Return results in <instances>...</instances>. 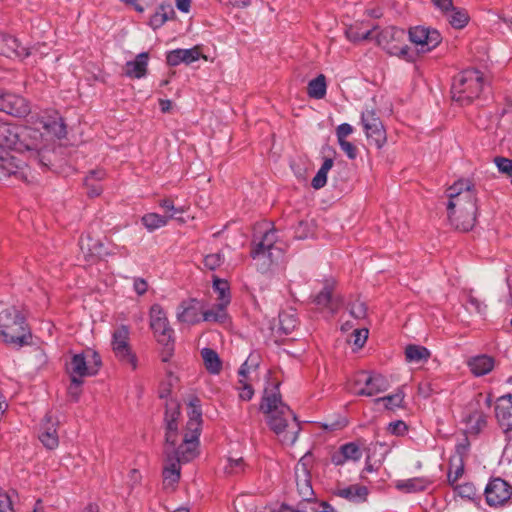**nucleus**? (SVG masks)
<instances>
[{"label": "nucleus", "instance_id": "1", "mask_svg": "<svg viewBox=\"0 0 512 512\" xmlns=\"http://www.w3.org/2000/svg\"><path fill=\"white\" fill-rule=\"evenodd\" d=\"M447 212L450 224L462 232L470 231L476 223L478 198L475 184L470 179H459L446 190Z\"/></svg>", "mask_w": 512, "mask_h": 512}, {"label": "nucleus", "instance_id": "2", "mask_svg": "<svg viewBox=\"0 0 512 512\" xmlns=\"http://www.w3.org/2000/svg\"><path fill=\"white\" fill-rule=\"evenodd\" d=\"M27 139L37 140L40 138V131L30 127H21L0 121V181L5 177L14 176L20 180H27V173L23 171L22 161L7 150L23 149L33 147L26 142Z\"/></svg>", "mask_w": 512, "mask_h": 512}, {"label": "nucleus", "instance_id": "3", "mask_svg": "<svg viewBox=\"0 0 512 512\" xmlns=\"http://www.w3.org/2000/svg\"><path fill=\"white\" fill-rule=\"evenodd\" d=\"M260 410L268 415V425L281 442L289 445L295 443L300 425L289 406L282 401L278 383L264 390Z\"/></svg>", "mask_w": 512, "mask_h": 512}, {"label": "nucleus", "instance_id": "4", "mask_svg": "<svg viewBox=\"0 0 512 512\" xmlns=\"http://www.w3.org/2000/svg\"><path fill=\"white\" fill-rule=\"evenodd\" d=\"M0 339L14 347L31 344V330L26 318L16 307H9L0 312Z\"/></svg>", "mask_w": 512, "mask_h": 512}, {"label": "nucleus", "instance_id": "5", "mask_svg": "<svg viewBox=\"0 0 512 512\" xmlns=\"http://www.w3.org/2000/svg\"><path fill=\"white\" fill-rule=\"evenodd\" d=\"M483 74L475 69H467L458 73L452 83V99L461 106L471 104L477 99L483 89Z\"/></svg>", "mask_w": 512, "mask_h": 512}, {"label": "nucleus", "instance_id": "6", "mask_svg": "<svg viewBox=\"0 0 512 512\" xmlns=\"http://www.w3.org/2000/svg\"><path fill=\"white\" fill-rule=\"evenodd\" d=\"M276 243L277 234L274 229L267 230L258 242L253 240L250 255L261 273L270 271L274 263L282 257L283 251Z\"/></svg>", "mask_w": 512, "mask_h": 512}, {"label": "nucleus", "instance_id": "7", "mask_svg": "<svg viewBox=\"0 0 512 512\" xmlns=\"http://www.w3.org/2000/svg\"><path fill=\"white\" fill-rule=\"evenodd\" d=\"M198 450L193 451V455L189 456L185 453V447L179 445H164L163 448V486L164 488H174L179 482L181 476V465L191 462L198 456Z\"/></svg>", "mask_w": 512, "mask_h": 512}, {"label": "nucleus", "instance_id": "8", "mask_svg": "<svg viewBox=\"0 0 512 512\" xmlns=\"http://www.w3.org/2000/svg\"><path fill=\"white\" fill-rule=\"evenodd\" d=\"M188 417L181 444L182 447H185V453L189 456V459L193 455L194 449L198 450L202 427V411L198 398H194L189 402Z\"/></svg>", "mask_w": 512, "mask_h": 512}, {"label": "nucleus", "instance_id": "9", "mask_svg": "<svg viewBox=\"0 0 512 512\" xmlns=\"http://www.w3.org/2000/svg\"><path fill=\"white\" fill-rule=\"evenodd\" d=\"M389 388L388 380L381 374L360 371L349 384V391L357 396H374Z\"/></svg>", "mask_w": 512, "mask_h": 512}, {"label": "nucleus", "instance_id": "10", "mask_svg": "<svg viewBox=\"0 0 512 512\" xmlns=\"http://www.w3.org/2000/svg\"><path fill=\"white\" fill-rule=\"evenodd\" d=\"M20 142H26L28 146L32 144L31 148L15 149L18 153L25 155V160L22 161L23 171L26 173V166H38L41 169H47L51 163L52 151L44 144L42 133L40 132V138L37 140L27 139L23 141L22 137H19Z\"/></svg>", "mask_w": 512, "mask_h": 512}, {"label": "nucleus", "instance_id": "11", "mask_svg": "<svg viewBox=\"0 0 512 512\" xmlns=\"http://www.w3.org/2000/svg\"><path fill=\"white\" fill-rule=\"evenodd\" d=\"M129 327L118 326L112 333L111 346L115 357L123 364L130 366L133 370L137 368L138 360L129 344Z\"/></svg>", "mask_w": 512, "mask_h": 512}, {"label": "nucleus", "instance_id": "12", "mask_svg": "<svg viewBox=\"0 0 512 512\" xmlns=\"http://www.w3.org/2000/svg\"><path fill=\"white\" fill-rule=\"evenodd\" d=\"M102 365L99 354L95 351L75 354L72 356L67 371L70 377L80 378L96 375Z\"/></svg>", "mask_w": 512, "mask_h": 512}, {"label": "nucleus", "instance_id": "13", "mask_svg": "<svg viewBox=\"0 0 512 512\" xmlns=\"http://www.w3.org/2000/svg\"><path fill=\"white\" fill-rule=\"evenodd\" d=\"M404 38L405 32L403 29L388 27L378 34L377 41L389 54L399 56L407 61H413V53L408 45H398L394 43L400 42Z\"/></svg>", "mask_w": 512, "mask_h": 512}, {"label": "nucleus", "instance_id": "14", "mask_svg": "<svg viewBox=\"0 0 512 512\" xmlns=\"http://www.w3.org/2000/svg\"><path fill=\"white\" fill-rule=\"evenodd\" d=\"M150 327L157 341L168 347V351H171L172 347H170V344L172 342L173 329L169 326L166 313L159 304H154L150 308Z\"/></svg>", "mask_w": 512, "mask_h": 512}, {"label": "nucleus", "instance_id": "15", "mask_svg": "<svg viewBox=\"0 0 512 512\" xmlns=\"http://www.w3.org/2000/svg\"><path fill=\"white\" fill-rule=\"evenodd\" d=\"M361 123L370 144L380 149L386 142V131L380 118L373 110L362 112Z\"/></svg>", "mask_w": 512, "mask_h": 512}, {"label": "nucleus", "instance_id": "16", "mask_svg": "<svg viewBox=\"0 0 512 512\" xmlns=\"http://www.w3.org/2000/svg\"><path fill=\"white\" fill-rule=\"evenodd\" d=\"M409 39L420 53H427L436 48L442 41L441 34L436 29L417 26L410 28Z\"/></svg>", "mask_w": 512, "mask_h": 512}, {"label": "nucleus", "instance_id": "17", "mask_svg": "<svg viewBox=\"0 0 512 512\" xmlns=\"http://www.w3.org/2000/svg\"><path fill=\"white\" fill-rule=\"evenodd\" d=\"M486 502L491 507L504 505L512 495L511 486L501 478L489 481L484 490Z\"/></svg>", "mask_w": 512, "mask_h": 512}, {"label": "nucleus", "instance_id": "18", "mask_svg": "<svg viewBox=\"0 0 512 512\" xmlns=\"http://www.w3.org/2000/svg\"><path fill=\"white\" fill-rule=\"evenodd\" d=\"M180 416V405L176 400H168L165 410V444L179 445V433L177 420Z\"/></svg>", "mask_w": 512, "mask_h": 512}, {"label": "nucleus", "instance_id": "19", "mask_svg": "<svg viewBox=\"0 0 512 512\" xmlns=\"http://www.w3.org/2000/svg\"><path fill=\"white\" fill-rule=\"evenodd\" d=\"M0 111L14 117H25L30 112V107L23 97L0 90Z\"/></svg>", "mask_w": 512, "mask_h": 512}, {"label": "nucleus", "instance_id": "20", "mask_svg": "<svg viewBox=\"0 0 512 512\" xmlns=\"http://www.w3.org/2000/svg\"><path fill=\"white\" fill-rule=\"evenodd\" d=\"M495 415L500 424L504 428L507 438L512 433V395H503L497 399L495 406Z\"/></svg>", "mask_w": 512, "mask_h": 512}, {"label": "nucleus", "instance_id": "21", "mask_svg": "<svg viewBox=\"0 0 512 512\" xmlns=\"http://www.w3.org/2000/svg\"><path fill=\"white\" fill-rule=\"evenodd\" d=\"M57 426L58 421L54 420L51 415L47 414L43 419L38 437L47 449L53 450L59 445Z\"/></svg>", "mask_w": 512, "mask_h": 512}, {"label": "nucleus", "instance_id": "22", "mask_svg": "<svg viewBox=\"0 0 512 512\" xmlns=\"http://www.w3.org/2000/svg\"><path fill=\"white\" fill-rule=\"evenodd\" d=\"M31 50L22 47L19 41L8 34L0 31V54L7 57L26 58L31 55Z\"/></svg>", "mask_w": 512, "mask_h": 512}, {"label": "nucleus", "instance_id": "23", "mask_svg": "<svg viewBox=\"0 0 512 512\" xmlns=\"http://www.w3.org/2000/svg\"><path fill=\"white\" fill-rule=\"evenodd\" d=\"M80 250L87 260L101 258L108 254V251L100 239L92 237L90 234L82 236L79 241Z\"/></svg>", "mask_w": 512, "mask_h": 512}, {"label": "nucleus", "instance_id": "24", "mask_svg": "<svg viewBox=\"0 0 512 512\" xmlns=\"http://www.w3.org/2000/svg\"><path fill=\"white\" fill-rule=\"evenodd\" d=\"M201 49L195 46L190 49H175L167 54L166 61L170 66H177L181 63L191 64L197 61L200 57Z\"/></svg>", "mask_w": 512, "mask_h": 512}, {"label": "nucleus", "instance_id": "25", "mask_svg": "<svg viewBox=\"0 0 512 512\" xmlns=\"http://www.w3.org/2000/svg\"><path fill=\"white\" fill-rule=\"evenodd\" d=\"M361 457L362 452L360 447L356 443L350 442L342 445L339 450L332 455L331 461L333 464L339 466L343 465L348 460L357 461Z\"/></svg>", "mask_w": 512, "mask_h": 512}, {"label": "nucleus", "instance_id": "26", "mask_svg": "<svg viewBox=\"0 0 512 512\" xmlns=\"http://www.w3.org/2000/svg\"><path fill=\"white\" fill-rule=\"evenodd\" d=\"M177 318L181 322L196 324L200 322V307L195 299L182 302L177 312Z\"/></svg>", "mask_w": 512, "mask_h": 512}, {"label": "nucleus", "instance_id": "27", "mask_svg": "<svg viewBox=\"0 0 512 512\" xmlns=\"http://www.w3.org/2000/svg\"><path fill=\"white\" fill-rule=\"evenodd\" d=\"M149 55L142 52L137 55L134 61H128L125 65V74L131 78H142L147 73Z\"/></svg>", "mask_w": 512, "mask_h": 512}, {"label": "nucleus", "instance_id": "28", "mask_svg": "<svg viewBox=\"0 0 512 512\" xmlns=\"http://www.w3.org/2000/svg\"><path fill=\"white\" fill-rule=\"evenodd\" d=\"M468 367L475 376H483L494 368V359L488 355H478L469 359Z\"/></svg>", "mask_w": 512, "mask_h": 512}, {"label": "nucleus", "instance_id": "29", "mask_svg": "<svg viewBox=\"0 0 512 512\" xmlns=\"http://www.w3.org/2000/svg\"><path fill=\"white\" fill-rule=\"evenodd\" d=\"M302 471H303V478L300 479L299 476H297V490L299 495L302 497L303 502L299 505L306 506L308 509H310V504L317 503L316 501H312L314 492L311 486V482L306 474V469L304 468V465H302Z\"/></svg>", "mask_w": 512, "mask_h": 512}, {"label": "nucleus", "instance_id": "30", "mask_svg": "<svg viewBox=\"0 0 512 512\" xmlns=\"http://www.w3.org/2000/svg\"><path fill=\"white\" fill-rule=\"evenodd\" d=\"M106 177V173L102 169H96L90 171L84 180V185L87 188V194L89 197H97L102 192V186L100 181Z\"/></svg>", "mask_w": 512, "mask_h": 512}, {"label": "nucleus", "instance_id": "31", "mask_svg": "<svg viewBox=\"0 0 512 512\" xmlns=\"http://www.w3.org/2000/svg\"><path fill=\"white\" fill-rule=\"evenodd\" d=\"M431 481L425 477H417L396 482V488L405 493H415L425 490Z\"/></svg>", "mask_w": 512, "mask_h": 512}, {"label": "nucleus", "instance_id": "32", "mask_svg": "<svg viewBox=\"0 0 512 512\" xmlns=\"http://www.w3.org/2000/svg\"><path fill=\"white\" fill-rule=\"evenodd\" d=\"M337 495L353 502H364L368 496V489L364 485L354 484L338 490Z\"/></svg>", "mask_w": 512, "mask_h": 512}, {"label": "nucleus", "instance_id": "33", "mask_svg": "<svg viewBox=\"0 0 512 512\" xmlns=\"http://www.w3.org/2000/svg\"><path fill=\"white\" fill-rule=\"evenodd\" d=\"M201 356L203 358L205 368L209 373L217 375L221 372L222 362L216 351L211 348H203Z\"/></svg>", "mask_w": 512, "mask_h": 512}, {"label": "nucleus", "instance_id": "34", "mask_svg": "<svg viewBox=\"0 0 512 512\" xmlns=\"http://www.w3.org/2000/svg\"><path fill=\"white\" fill-rule=\"evenodd\" d=\"M448 23L455 29L464 28L469 22L468 12L464 8L453 7L448 14L445 15Z\"/></svg>", "mask_w": 512, "mask_h": 512}, {"label": "nucleus", "instance_id": "35", "mask_svg": "<svg viewBox=\"0 0 512 512\" xmlns=\"http://www.w3.org/2000/svg\"><path fill=\"white\" fill-rule=\"evenodd\" d=\"M430 351L419 345H408L405 349V356L408 362L419 363L430 358Z\"/></svg>", "mask_w": 512, "mask_h": 512}, {"label": "nucleus", "instance_id": "36", "mask_svg": "<svg viewBox=\"0 0 512 512\" xmlns=\"http://www.w3.org/2000/svg\"><path fill=\"white\" fill-rule=\"evenodd\" d=\"M308 95L314 99H322L326 95V78L323 74L318 75L308 83Z\"/></svg>", "mask_w": 512, "mask_h": 512}, {"label": "nucleus", "instance_id": "37", "mask_svg": "<svg viewBox=\"0 0 512 512\" xmlns=\"http://www.w3.org/2000/svg\"><path fill=\"white\" fill-rule=\"evenodd\" d=\"M333 163H334L333 159H331V158H326L324 160L322 166L320 167V169L318 170V172L316 173V175L314 176V178L311 181V186L314 189L318 190L326 185L327 174L333 167Z\"/></svg>", "mask_w": 512, "mask_h": 512}, {"label": "nucleus", "instance_id": "38", "mask_svg": "<svg viewBox=\"0 0 512 512\" xmlns=\"http://www.w3.org/2000/svg\"><path fill=\"white\" fill-rule=\"evenodd\" d=\"M175 14L174 10L170 6H161L151 17L150 25L153 29L160 28Z\"/></svg>", "mask_w": 512, "mask_h": 512}, {"label": "nucleus", "instance_id": "39", "mask_svg": "<svg viewBox=\"0 0 512 512\" xmlns=\"http://www.w3.org/2000/svg\"><path fill=\"white\" fill-rule=\"evenodd\" d=\"M404 398L405 393L402 388H399L394 394L377 398L375 401L377 403H384L385 408L389 410H394L395 408L402 407Z\"/></svg>", "mask_w": 512, "mask_h": 512}, {"label": "nucleus", "instance_id": "40", "mask_svg": "<svg viewBox=\"0 0 512 512\" xmlns=\"http://www.w3.org/2000/svg\"><path fill=\"white\" fill-rule=\"evenodd\" d=\"M228 304L219 302L211 309L203 312V320L207 322H223L226 319V306Z\"/></svg>", "mask_w": 512, "mask_h": 512}, {"label": "nucleus", "instance_id": "41", "mask_svg": "<svg viewBox=\"0 0 512 512\" xmlns=\"http://www.w3.org/2000/svg\"><path fill=\"white\" fill-rule=\"evenodd\" d=\"M168 221L169 218L167 216H162L157 213H148L142 217V223L149 231H154L165 226Z\"/></svg>", "mask_w": 512, "mask_h": 512}, {"label": "nucleus", "instance_id": "42", "mask_svg": "<svg viewBox=\"0 0 512 512\" xmlns=\"http://www.w3.org/2000/svg\"><path fill=\"white\" fill-rule=\"evenodd\" d=\"M298 325L296 315L292 312H281L279 314V329L284 334L291 333Z\"/></svg>", "mask_w": 512, "mask_h": 512}, {"label": "nucleus", "instance_id": "43", "mask_svg": "<svg viewBox=\"0 0 512 512\" xmlns=\"http://www.w3.org/2000/svg\"><path fill=\"white\" fill-rule=\"evenodd\" d=\"M43 128L59 139L66 135V126L61 117H55L53 120L43 122Z\"/></svg>", "mask_w": 512, "mask_h": 512}, {"label": "nucleus", "instance_id": "44", "mask_svg": "<svg viewBox=\"0 0 512 512\" xmlns=\"http://www.w3.org/2000/svg\"><path fill=\"white\" fill-rule=\"evenodd\" d=\"M314 302L321 308H330L331 310H334L335 307L332 300V288L329 285L325 286L315 297Z\"/></svg>", "mask_w": 512, "mask_h": 512}, {"label": "nucleus", "instance_id": "45", "mask_svg": "<svg viewBox=\"0 0 512 512\" xmlns=\"http://www.w3.org/2000/svg\"><path fill=\"white\" fill-rule=\"evenodd\" d=\"M213 288L218 293V300L221 303H230L229 286L228 282L222 279L215 278L213 281Z\"/></svg>", "mask_w": 512, "mask_h": 512}, {"label": "nucleus", "instance_id": "46", "mask_svg": "<svg viewBox=\"0 0 512 512\" xmlns=\"http://www.w3.org/2000/svg\"><path fill=\"white\" fill-rule=\"evenodd\" d=\"M327 508H329V505L323 502L310 504V509L306 506L299 505L298 510H293L283 505L278 512H328Z\"/></svg>", "mask_w": 512, "mask_h": 512}, {"label": "nucleus", "instance_id": "47", "mask_svg": "<svg viewBox=\"0 0 512 512\" xmlns=\"http://www.w3.org/2000/svg\"><path fill=\"white\" fill-rule=\"evenodd\" d=\"M455 491L462 498L469 500L474 499L477 496V491L472 483H464L455 487Z\"/></svg>", "mask_w": 512, "mask_h": 512}, {"label": "nucleus", "instance_id": "48", "mask_svg": "<svg viewBox=\"0 0 512 512\" xmlns=\"http://www.w3.org/2000/svg\"><path fill=\"white\" fill-rule=\"evenodd\" d=\"M494 163L496 164L499 172L512 177V159L499 156L494 158Z\"/></svg>", "mask_w": 512, "mask_h": 512}, {"label": "nucleus", "instance_id": "49", "mask_svg": "<svg viewBox=\"0 0 512 512\" xmlns=\"http://www.w3.org/2000/svg\"><path fill=\"white\" fill-rule=\"evenodd\" d=\"M83 380L80 378L71 377V383L68 387V395L74 400L77 401L81 394V385Z\"/></svg>", "mask_w": 512, "mask_h": 512}, {"label": "nucleus", "instance_id": "50", "mask_svg": "<svg viewBox=\"0 0 512 512\" xmlns=\"http://www.w3.org/2000/svg\"><path fill=\"white\" fill-rule=\"evenodd\" d=\"M0 512H14L11 494L0 489Z\"/></svg>", "mask_w": 512, "mask_h": 512}, {"label": "nucleus", "instance_id": "51", "mask_svg": "<svg viewBox=\"0 0 512 512\" xmlns=\"http://www.w3.org/2000/svg\"><path fill=\"white\" fill-rule=\"evenodd\" d=\"M244 470V462L242 458L228 459V464L225 466L227 474H237Z\"/></svg>", "mask_w": 512, "mask_h": 512}, {"label": "nucleus", "instance_id": "52", "mask_svg": "<svg viewBox=\"0 0 512 512\" xmlns=\"http://www.w3.org/2000/svg\"><path fill=\"white\" fill-rule=\"evenodd\" d=\"M223 262V258L219 253L209 254L204 258V266L210 270H215Z\"/></svg>", "mask_w": 512, "mask_h": 512}, {"label": "nucleus", "instance_id": "53", "mask_svg": "<svg viewBox=\"0 0 512 512\" xmlns=\"http://www.w3.org/2000/svg\"><path fill=\"white\" fill-rule=\"evenodd\" d=\"M338 144L341 148V150L347 155V157L351 160L355 159L357 157V148L356 146L347 141V140H341L338 141Z\"/></svg>", "mask_w": 512, "mask_h": 512}, {"label": "nucleus", "instance_id": "54", "mask_svg": "<svg viewBox=\"0 0 512 512\" xmlns=\"http://www.w3.org/2000/svg\"><path fill=\"white\" fill-rule=\"evenodd\" d=\"M350 314L356 319H363L367 314L366 304L363 302H355L352 304Z\"/></svg>", "mask_w": 512, "mask_h": 512}, {"label": "nucleus", "instance_id": "55", "mask_svg": "<svg viewBox=\"0 0 512 512\" xmlns=\"http://www.w3.org/2000/svg\"><path fill=\"white\" fill-rule=\"evenodd\" d=\"M469 446H470V443H469L468 438H464L462 440V442L458 443L456 445L457 456L454 457V459L452 461H454L457 458L458 461L462 460V462H464V457L467 456V454H468Z\"/></svg>", "mask_w": 512, "mask_h": 512}, {"label": "nucleus", "instance_id": "56", "mask_svg": "<svg viewBox=\"0 0 512 512\" xmlns=\"http://www.w3.org/2000/svg\"><path fill=\"white\" fill-rule=\"evenodd\" d=\"M434 7L441 12L443 16L454 7L453 0H431Z\"/></svg>", "mask_w": 512, "mask_h": 512}, {"label": "nucleus", "instance_id": "57", "mask_svg": "<svg viewBox=\"0 0 512 512\" xmlns=\"http://www.w3.org/2000/svg\"><path fill=\"white\" fill-rule=\"evenodd\" d=\"M239 383L242 384V386L238 388L240 390V392H239L240 399L244 400V401L251 400L254 395V390H253L252 386L245 383L242 379L239 380Z\"/></svg>", "mask_w": 512, "mask_h": 512}, {"label": "nucleus", "instance_id": "58", "mask_svg": "<svg viewBox=\"0 0 512 512\" xmlns=\"http://www.w3.org/2000/svg\"><path fill=\"white\" fill-rule=\"evenodd\" d=\"M353 343L356 347L361 348L365 344L367 337H368V330L367 329H356L353 332Z\"/></svg>", "mask_w": 512, "mask_h": 512}, {"label": "nucleus", "instance_id": "59", "mask_svg": "<svg viewBox=\"0 0 512 512\" xmlns=\"http://www.w3.org/2000/svg\"><path fill=\"white\" fill-rule=\"evenodd\" d=\"M353 133V127L348 123L340 124L336 129L337 141L346 140Z\"/></svg>", "mask_w": 512, "mask_h": 512}, {"label": "nucleus", "instance_id": "60", "mask_svg": "<svg viewBox=\"0 0 512 512\" xmlns=\"http://www.w3.org/2000/svg\"><path fill=\"white\" fill-rule=\"evenodd\" d=\"M464 473V462L462 460L458 461V465L456 466L455 471L450 470L448 472L447 478L450 484H454Z\"/></svg>", "mask_w": 512, "mask_h": 512}, {"label": "nucleus", "instance_id": "61", "mask_svg": "<svg viewBox=\"0 0 512 512\" xmlns=\"http://www.w3.org/2000/svg\"><path fill=\"white\" fill-rule=\"evenodd\" d=\"M388 431L395 435H403L407 431V425L401 420L391 422Z\"/></svg>", "mask_w": 512, "mask_h": 512}, {"label": "nucleus", "instance_id": "62", "mask_svg": "<svg viewBox=\"0 0 512 512\" xmlns=\"http://www.w3.org/2000/svg\"><path fill=\"white\" fill-rule=\"evenodd\" d=\"M160 206L165 209L167 212H170V215L167 216L169 219H172L174 214L183 213V210L180 208H175L173 201L170 199H164L160 202Z\"/></svg>", "mask_w": 512, "mask_h": 512}, {"label": "nucleus", "instance_id": "63", "mask_svg": "<svg viewBox=\"0 0 512 512\" xmlns=\"http://www.w3.org/2000/svg\"><path fill=\"white\" fill-rule=\"evenodd\" d=\"M346 35L349 38V40L354 41V42L359 41V40H366V39L371 38L372 30H368V31L362 32V33L354 32V31L350 30V31L346 32Z\"/></svg>", "mask_w": 512, "mask_h": 512}, {"label": "nucleus", "instance_id": "64", "mask_svg": "<svg viewBox=\"0 0 512 512\" xmlns=\"http://www.w3.org/2000/svg\"><path fill=\"white\" fill-rule=\"evenodd\" d=\"M133 287L138 295H143L147 292L148 283L143 278H135Z\"/></svg>", "mask_w": 512, "mask_h": 512}]
</instances>
